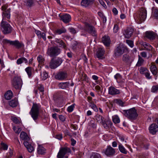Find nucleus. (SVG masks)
<instances>
[{
    "label": "nucleus",
    "mask_w": 158,
    "mask_h": 158,
    "mask_svg": "<svg viewBox=\"0 0 158 158\" xmlns=\"http://www.w3.org/2000/svg\"><path fill=\"white\" fill-rule=\"evenodd\" d=\"M59 119L62 122H64L65 120V117L62 115H60L59 116Z\"/></svg>",
    "instance_id": "052dcab7"
},
{
    "label": "nucleus",
    "mask_w": 158,
    "mask_h": 158,
    "mask_svg": "<svg viewBox=\"0 0 158 158\" xmlns=\"http://www.w3.org/2000/svg\"><path fill=\"white\" fill-rule=\"evenodd\" d=\"M55 78L59 80H65L67 78V74L66 72L60 71L55 75Z\"/></svg>",
    "instance_id": "f8f14e48"
},
{
    "label": "nucleus",
    "mask_w": 158,
    "mask_h": 158,
    "mask_svg": "<svg viewBox=\"0 0 158 158\" xmlns=\"http://www.w3.org/2000/svg\"><path fill=\"white\" fill-rule=\"evenodd\" d=\"M104 153L106 155L108 156H112L114 154L115 151L114 149L110 146H108L105 151Z\"/></svg>",
    "instance_id": "2eb2a0df"
},
{
    "label": "nucleus",
    "mask_w": 158,
    "mask_h": 158,
    "mask_svg": "<svg viewBox=\"0 0 158 158\" xmlns=\"http://www.w3.org/2000/svg\"><path fill=\"white\" fill-rule=\"evenodd\" d=\"M13 95V93L11 90H8L5 94L4 97L6 99L10 100L12 98Z\"/></svg>",
    "instance_id": "c756f323"
},
{
    "label": "nucleus",
    "mask_w": 158,
    "mask_h": 158,
    "mask_svg": "<svg viewBox=\"0 0 158 158\" xmlns=\"http://www.w3.org/2000/svg\"><path fill=\"white\" fill-rule=\"evenodd\" d=\"M124 115L130 120H135L138 116L136 110L134 108L124 110Z\"/></svg>",
    "instance_id": "f03ea898"
},
{
    "label": "nucleus",
    "mask_w": 158,
    "mask_h": 158,
    "mask_svg": "<svg viewBox=\"0 0 158 158\" xmlns=\"http://www.w3.org/2000/svg\"><path fill=\"white\" fill-rule=\"evenodd\" d=\"M149 130L151 133L154 135L158 131V126L155 123H153L149 127Z\"/></svg>",
    "instance_id": "ddd939ff"
},
{
    "label": "nucleus",
    "mask_w": 158,
    "mask_h": 158,
    "mask_svg": "<svg viewBox=\"0 0 158 158\" xmlns=\"http://www.w3.org/2000/svg\"><path fill=\"white\" fill-rule=\"evenodd\" d=\"M35 32L39 38H42L44 40H46V38L45 33L41 32L40 31L36 30H35Z\"/></svg>",
    "instance_id": "6ab92c4d"
},
{
    "label": "nucleus",
    "mask_w": 158,
    "mask_h": 158,
    "mask_svg": "<svg viewBox=\"0 0 158 158\" xmlns=\"http://www.w3.org/2000/svg\"><path fill=\"white\" fill-rule=\"evenodd\" d=\"M37 60L39 63V65H40L41 66H43L44 64V57L40 55H39L37 57Z\"/></svg>",
    "instance_id": "e433bc0d"
},
{
    "label": "nucleus",
    "mask_w": 158,
    "mask_h": 158,
    "mask_svg": "<svg viewBox=\"0 0 158 158\" xmlns=\"http://www.w3.org/2000/svg\"><path fill=\"white\" fill-rule=\"evenodd\" d=\"M8 5L6 4L3 5L1 7L2 10L3 11V12H6L7 11V10L8 9H10V8H8Z\"/></svg>",
    "instance_id": "3c124183"
},
{
    "label": "nucleus",
    "mask_w": 158,
    "mask_h": 158,
    "mask_svg": "<svg viewBox=\"0 0 158 158\" xmlns=\"http://www.w3.org/2000/svg\"><path fill=\"white\" fill-rule=\"evenodd\" d=\"M40 106L39 104H33L32 107L30 112V114L34 120H36L38 118Z\"/></svg>",
    "instance_id": "7ed1b4c3"
},
{
    "label": "nucleus",
    "mask_w": 158,
    "mask_h": 158,
    "mask_svg": "<svg viewBox=\"0 0 158 158\" xmlns=\"http://www.w3.org/2000/svg\"><path fill=\"white\" fill-rule=\"evenodd\" d=\"M150 71L153 75L156 76L158 73L156 66L153 65H152L150 68Z\"/></svg>",
    "instance_id": "2f4dec72"
},
{
    "label": "nucleus",
    "mask_w": 158,
    "mask_h": 158,
    "mask_svg": "<svg viewBox=\"0 0 158 158\" xmlns=\"http://www.w3.org/2000/svg\"><path fill=\"white\" fill-rule=\"evenodd\" d=\"M54 41L58 44L60 47H62L64 48H65V46L64 43L60 39L56 38L55 39Z\"/></svg>",
    "instance_id": "473e14b6"
},
{
    "label": "nucleus",
    "mask_w": 158,
    "mask_h": 158,
    "mask_svg": "<svg viewBox=\"0 0 158 158\" xmlns=\"http://www.w3.org/2000/svg\"><path fill=\"white\" fill-rule=\"evenodd\" d=\"M147 11L144 8H141L139 9L138 14L134 16L135 20L138 23H140L144 21L146 18Z\"/></svg>",
    "instance_id": "f257e3e1"
},
{
    "label": "nucleus",
    "mask_w": 158,
    "mask_h": 158,
    "mask_svg": "<svg viewBox=\"0 0 158 158\" xmlns=\"http://www.w3.org/2000/svg\"><path fill=\"white\" fill-rule=\"evenodd\" d=\"M143 45L144 47L147 50L149 51H152L153 49V47L149 44L146 42L143 43Z\"/></svg>",
    "instance_id": "79ce46f5"
},
{
    "label": "nucleus",
    "mask_w": 158,
    "mask_h": 158,
    "mask_svg": "<svg viewBox=\"0 0 158 158\" xmlns=\"http://www.w3.org/2000/svg\"><path fill=\"white\" fill-rule=\"evenodd\" d=\"M1 146L2 149L4 150H7L8 148L7 145L3 143H1Z\"/></svg>",
    "instance_id": "13d9d810"
},
{
    "label": "nucleus",
    "mask_w": 158,
    "mask_h": 158,
    "mask_svg": "<svg viewBox=\"0 0 158 158\" xmlns=\"http://www.w3.org/2000/svg\"><path fill=\"white\" fill-rule=\"evenodd\" d=\"M126 42L127 44L130 46L131 48H132L134 46V44L132 41L128 40H126Z\"/></svg>",
    "instance_id": "bf43d9fd"
},
{
    "label": "nucleus",
    "mask_w": 158,
    "mask_h": 158,
    "mask_svg": "<svg viewBox=\"0 0 158 158\" xmlns=\"http://www.w3.org/2000/svg\"><path fill=\"white\" fill-rule=\"evenodd\" d=\"M10 9H8L7 10V12H3V15H4V17L8 21L10 19Z\"/></svg>",
    "instance_id": "4c0bfd02"
},
{
    "label": "nucleus",
    "mask_w": 158,
    "mask_h": 158,
    "mask_svg": "<svg viewBox=\"0 0 158 158\" xmlns=\"http://www.w3.org/2000/svg\"><path fill=\"white\" fill-rule=\"evenodd\" d=\"M11 119L13 122L16 124H22L21 120L19 118H18L15 116H12Z\"/></svg>",
    "instance_id": "c85d7f7f"
},
{
    "label": "nucleus",
    "mask_w": 158,
    "mask_h": 158,
    "mask_svg": "<svg viewBox=\"0 0 158 158\" xmlns=\"http://www.w3.org/2000/svg\"><path fill=\"white\" fill-rule=\"evenodd\" d=\"M148 71V70L146 68L143 67H141L139 70L140 73L142 74H145Z\"/></svg>",
    "instance_id": "8fccbe9b"
},
{
    "label": "nucleus",
    "mask_w": 158,
    "mask_h": 158,
    "mask_svg": "<svg viewBox=\"0 0 158 158\" xmlns=\"http://www.w3.org/2000/svg\"><path fill=\"white\" fill-rule=\"evenodd\" d=\"M94 0H82L81 2V5L82 6L87 7L92 4Z\"/></svg>",
    "instance_id": "aec40b11"
},
{
    "label": "nucleus",
    "mask_w": 158,
    "mask_h": 158,
    "mask_svg": "<svg viewBox=\"0 0 158 158\" xmlns=\"http://www.w3.org/2000/svg\"><path fill=\"white\" fill-rule=\"evenodd\" d=\"M145 75L147 78L148 79H150L151 78V76H150V73L148 70Z\"/></svg>",
    "instance_id": "69168bd1"
},
{
    "label": "nucleus",
    "mask_w": 158,
    "mask_h": 158,
    "mask_svg": "<svg viewBox=\"0 0 158 158\" xmlns=\"http://www.w3.org/2000/svg\"><path fill=\"white\" fill-rule=\"evenodd\" d=\"M118 26L116 24L114 25L113 27V32L114 33H117L119 30Z\"/></svg>",
    "instance_id": "4d7b16f0"
},
{
    "label": "nucleus",
    "mask_w": 158,
    "mask_h": 158,
    "mask_svg": "<svg viewBox=\"0 0 158 158\" xmlns=\"http://www.w3.org/2000/svg\"><path fill=\"white\" fill-rule=\"evenodd\" d=\"M158 89V86H153L152 87V91L153 92H156Z\"/></svg>",
    "instance_id": "e2e57ef3"
},
{
    "label": "nucleus",
    "mask_w": 158,
    "mask_h": 158,
    "mask_svg": "<svg viewBox=\"0 0 158 158\" xmlns=\"http://www.w3.org/2000/svg\"><path fill=\"white\" fill-rule=\"evenodd\" d=\"M115 102L117 104L121 106H123L124 102L121 100L117 99L115 100Z\"/></svg>",
    "instance_id": "5fc2aeb1"
},
{
    "label": "nucleus",
    "mask_w": 158,
    "mask_h": 158,
    "mask_svg": "<svg viewBox=\"0 0 158 158\" xmlns=\"http://www.w3.org/2000/svg\"><path fill=\"white\" fill-rule=\"evenodd\" d=\"M1 26L2 27V32L4 34H7L10 33L12 30V28L10 24L7 22L2 20Z\"/></svg>",
    "instance_id": "39448f33"
},
{
    "label": "nucleus",
    "mask_w": 158,
    "mask_h": 158,
    "mask_svg": "<svg viewBox=\"0 0 158 158\" xmlns=\"http://www.w3.org/2000/svg\"><path fill=\"white\" fill-rule=\"evenodd\" d=\"M112 12L115 15H117L118 14V11L117 9L115 7L113 8L112 10Z\"/></svg>",
    "instance_id": "774afa93"
},
{
    "label": "nucleus",
    "mask_w": 158,
    "mask_h": 158,
    "mask_svg": "<svg viewBox=\"0 0 158 158\" xmlns=\"http://www.w3.org/2000/svg\"><path fill=\"white\" fill-rule=\"evenodd\" d=\"M125 46L122 44H120L115 49L114 55L116 57H119L124 53L125 50Z\"/></svg>",
    "instance_id": "1a4fd4ad"
},
{
    "label": "nucleus",
    "mask_w": 158,
    "mask_h": 158,
    "mask_svg": "<svg viewBox=\"0 0 158 158\" xmlns=\"http://www.w3.org/2000/svg\"><path fill=\"white\" fill-rule=\"evenodd\" d=\"M69 84V81L60 82L58 84V86L60 89H65L68 88Z\"/></svg>",
    "instance_id": "4be33fe9"
},
{
    "label": "nucleus",
    "mask_w": 158,
    "mask_h": 158,
    "mask_svg": "<svg viewBox=\"0 0 158 158\" xmlns=\"http://www.w3.org/2000/svg\"><path fill=\"white\" fill-rule=\"evenodd\" d=\"M84 29L85 31L91 34L93 36H96L94 27L90 24L88 23L86 24Z\"/></svg>",
    "instance_id": "9b49d317"
},
{
    "label": "nucleus",
    "mask_w": 158,
    "mask_h": 158,
    "mask_svg": "<svg viewBox=\"0 0 158 158\" xmlns=\"http://www.w3.org/2000/svg\"><path fill=\"white\" fill-rule=\"evenodd\" d=\"M130 57L128 55H124L123 57V61H124L126 62H127L130 60Z\"/></svg>",
    "instance_id": "6e6d98bb"
},
{
    "label": "nucleus",
    "mask_w": 158,
    "mask_h": 158,
    "mask_svg": "<svg viewBox=\"0 0 158 158\" xmlns=\"http://www.w3.org/2000/svg\"><path fill=\"white\" fill-rule=\"evenodd\" d=\"M70 32L73 33V34H75L77 32L76 31L75 29L73 27L69 28V29Z\"/></svg>",
    "instance_id": "680f3d73"
},
{
    "label": "nucleus",
    "mask_w": 158,
    "mask_h": 158,
    "mask_svg": "<svg viewBox=\"0 0 158 158\" xmlns=\"http://www.w3.org/2000/svg\"><path fill=\"white\" fill-rule=\"evenodd\" d=\"M66 31V29L64 27H62L55 30L54 31V33L56 34L60 35L62 33H65Z\"/></svg>",
    "instance_id": "c9c22d12"
},
{
    "label": "nucleus",
    "mask_w": 158,
    "mask_h": 158,
    "mask_svg": "<svg viewBox=\"0 0 158 158\" xmlns=\"http://www.w3.org/2000/svg\"><path fill=\"white\" fill-rule=\"evenodd\" d=\"M102 42L105 46H109L110 43L109 37L108 36H104L102 38Z\"/></svg>",
    "instance_id": "b1692460"
},
{
    "label": "nucleus",
    "mask_w": 158,
    "mask_h": 158,
    "mask_svg": "<svg viewBox=\"0 0 158 158\" xmlns=\"http://www.w3.org/2000/svg\"><path fill=\"white\" fill-rule=\"evenodd\" d=\"M114 78L116 80L117 82L120 83L122 80V77L121 75L119 73H117L114 76Z\"/></svg>",
    "instance_id": "c03bdc74"
},
{
    "label": "nucleus",
    "mask_w": 158,
    "mask_h": 158,
    "mask_svg": "<svg viewBox=\"0 0 158 158\" xmlns=\"http://www.w3.org/2000/svg\"><path fill=\"white\" fill-rule=\"evenodd\" d=\"M95 119L97 122L100 123H103L104 121V118L102 116L99 115L96 116Z\"/></svg>",
    "instance_id": "f704fd0d"
},
{
    "label": "nucleus",
    "mask_w": 158,
    "mask_h": 158,
    "mask_svg": "<svg viewBox=\"0 0 158 158\" xmlns=\"http://www.w3.org/2000/svg\"><path fill=\"white\" fill-rule=\"evenodd\" d=\"M13 86L16 89H20L23 84L22 81L19 77H15L12 81Z\"/></svg>",
    "instance_id": "6e6552de"
},
{
    "label": "nucleus",
    "mask_w": 158,
    "mask_h": 158,
    "mask_svg": "<svg viewBox=\"0 0 158 158\" xmlns=\"http://www.w3.org/2000/svg\"><path fill=\"white\" fill-rule=\"evenodd\" d=\"M23 144L29 152H31L34 151V147L31 144H29L27 142H24Z\"/></svg>",
    "instance_id": "a878e982"
},
{
    "label": "nucleus",
    "mask_w": 158,
    "mask_h": 158,
    "mask_svg": "<svg viewBox=\"0 0 158 158\" xmlns=\"http://www.w3.org/2000/svg\"><path fill=\"white\" fill-rule=\"evenodd\" d=\"M152 14L156 19H158V8L153 7L152 8Z\"/></svg>",
    "instance_id": "393cba45"
},
{
    "label": "nucleus",
    "mask_w": 158,
    "mask_h": 158,
    "mask_svg": "<svg viewBox=\"0 0 158 158\" xmlns=\"http://www.w3.org/2000/svg\"><path fill=\"white\" fill-rule=\"evenodd\" d=\"M35 2V0H25L24 2L26 6L31 7L33 6Z\"/></svg>",
    "instance_id": "72a5a7b5"
},
{
    "label": "nucleus",
    "mask_w": 158,
    "mask_h": 158,
    "mask_svg": "<svg viewBox=\"0 0 158 158\" xmlns=\"http://www.w3.org/2000/svg\"><path fill=\"white\" fill-rule=\"evenodd\" d=\"M75 104L74 103L68 106L67 109L68 112H71L73 111L75 107Z\"/></svg>",
    "instance_id": "603ef678"
},
{
    "label": "nucleus",
    "mask_w": 158,
    "mask_h": 158,
    "mask_svg": "<svg viewBox=\"0 0 158 158\" xmlns=\"http://www.w3.org/2000/svg\"><path fill=\"white\" fill-rule=\"evenodd\" d=\"M134 31V29L131 28H129L126 30L124 33V35L125 38H130L132 35Z\"/></svg>",
    "instance_id": "dca6fc26"
},
{
    "label": "nucleus",
    "mask_w": 158,
    "mask_h": 158,
    "mask_svg": "<svg viewBox=\"0 0 158 158\" xmlns=\"http://www.w3.org/2000/svg\"><path fill=\"white\" fill-rule=\"evenodd\" d=\"M104 53V49L102 48H98L96 55L97 58L102 59L103 58Z\"/></svg>",
    "instance_id": "412c9836"
},
{
    "label": "nucleus",
    "mask_w": 158,
    "mask_h": 158,
    "mask_svg": "<svg viewBox=\"0 0 158 158\" xmlns=\"http://www.w3.org/2000/svg\"><path fill=\"white\" fill-rule=\"evenodd\" d=\"M13 128L12 129L14 132L17 134H19L20 132L22 130L21 128L19 127V126H16L15 125H14L13 124Z\"/></svg>",
    "instance_id": "ea45409f"
},
{
    "label": "nucleus",
    "mask_w": 158,
    "mask_h": 158,
    "mask_svg": "<svg viewBox=\"0 0 158 158\" xmlns=\"http://www.w3.org/2000/svg\"><path fill=\"white\" fill-rule=\"evenodd\" d=\"M62 63V60L59 58H52L49 63V67L51 69H54L60 65Z\"/></svg>",
    "instance_id": "423d86ee"
},
{
    "label": "nucleus",
    "mask_w": 158,
    "mask_h": 158,
    "mask_svg": "<svg viewBox=\"0 0 158 158\" xmlns=\"http://www.w3.org/2000/svg\"><path fill=\"white\" fill-rule=\"evenodd\" d=\"M60 52V49L58 47H53L48 49L46 53L48 56L50 57H54L57 56Z\"/></svg>",
    "instance_id": "20e7f679"
},
{
    "label": "nucleus",
    "mask_w": 158,
    "mask_h": 158,
    "mask_svg": "<svg viewBox=\"0 0 158 158\" xmlns=\"http://www.w3.org/2000/svg\"><path fill=\"white\" fill-rule=\"evenodd\" d=\"M21 139L24 140V142H27L29 140V138L27 134L24 131H22L20 135Z\"/></svg>",
    "instance_id": "5701e85b"
},
{
    "label": "nucleus",
    "mask_w": 158,
    "mask_h": 158,
    "mask_svg": "<svg viewBox=\"0 0 158 158\" xmlns=\"http://www.w3.org/2000/svg\"><path fill=\"white\" fill-rule=\"evenodd\" d=\"M143 60L140 58V56H139V59L137 63L136 64V65L138 66H141L143 62Z\"/></svg>",
    "instance_id": "864d4df0"
},
{
    "label": "nucleus",
    "mask_w": 158,
    "mask_h": 158,
    "mask_svg": "<svg viewBox=\"0 0 158 158\" xmlns=\"http://www.w3.org/2000/svg\"><path fill=\"white\" fill-rule=\"evenodd\" d=\"M23 62L25 64H27L28 62L27 60L24 57H22L19 58L16 61V63L18 65L21 64Z\"/></svg>",
    "instance_id": "7c9ffc66"
},
{
    "label": "nucleus",
    "mask_w": 158,
    "mask_h": 158,
    "mask_svg": "<svg viewBox=\"0 0 158 158\" xmlns=\"http://www.w3.org/2000/svg\"><path fill=\"white\" fill-rule=\"evenodd\" d=\"M109 94L111 95H115L120 94V91L113 86H110L108 89Z\"/></svg>",
    "instance_id": "4468645a"
},
{
    "label": "nucleus",
    "mask_w": 158,
    "mask_h": 158,
    "mask_svg": "<svg viewBox=\"0 0 158 158\" xmlns=\"http://www.w3.org/2000/svg\"><path fill=\"white\" fill-rule=\"evenodd\" d=\"M2 43L4 44H9L11 45H14L18 48L22 47L23 46V44L19 42L18 40L14 41H10L7 39H4L2 41Z\"/></svg>",
    "instance_id": "9d476101"
},
{
    "label": "nucleus",
    "mask_w": 158,
    "mask_h": 158,
    "mask_svg": "<svg viewBox=\"0 0 158 158\" xmlns=\"http://www.w3.org/2000/svg\"><path fill=\"white\" fill-rule=\"evenodd\" d=\"M155 36V34L153 32L147 31L145 33V37L150 40H154Z\"/></svg>",
    "instance_id": "a211bd4d"
},
{
    "label": "nucleus",
    "mask_w": 158,
    "mask_h": 158,
    "mask_svg": "<svg viewBox=\"0 0 158 158\" xmlns=\"http://www.w3.org/2000/svg\"><path fill=\"white\" fill-rule=\"evenodd\" d=\"M90 158H101V156L98 153L93 152L92 153Z\"/></svg>",
    "instance_id": "09e8293b"
},
{
    "label": "nucleus",
    "mask_w": 158,
    "mask_h": 158,
    "mask_svg": "<svg viewBox=\"0 0 158 158\" xmlns=\"http://www.w3.org/2000/svg\"><path fill=\"white\" fill-rule=\"evenodd\" d=\"M37 150L38 153L39 154H43L45 153V149L41 145H38Z\"/></svg>",
    "instance_id": "cd10ccee"
},
{
    "label": "nucleus",
    "mask_w": 158,
    "mask_h": 158,
    "mask_svg": "<svg viewBox=\"0 0 158 158\" xmlns=\"http://www.w3.org/2000/svg\"><path fill=\"white\" fill-rule=\"evenodd\" d=\"M12 155L13 151L12 150H10L9 152L7 153V156H6L8 157V158H9L11 156H12Z\"/></svg>",
    "instance_id": "338daca9"
},
{
    "label": "nucleus",
    "mask_w": 158,
    "mask_h": 158,
    "mask_svg": "<svg viewBox=\"0 0 158 158\" xmlns=\"http://www.w3.org/2000/svg\"><path fill=\"white\" fill-rule=\"evenodd\" d=\"M38 89L41 92L43 93L44 91V86L41 85H40L38 86Z\"/></svg>",
    "instance_id": "0e129e2a"
},
{
    "label": "nucleus",
    "mask_w": 158,
    "mask_h": 158,
    "mask_svg": "<svg viewBox=\"0 0 158 158\" xmlns=\"http://www.w3.org/2000/svg\"><path fill=\"white\" fill-rule=\"evenodd\" d=\"M18 104L17 100L16 98H15L10 101L9 102V105L12 107H16Z\"/></svg>",
    "instance_id": "bb28decb"
},
{
    "label": "nucleus",
    "mask_w": 158,
    "mask_h": 158,
    "mask_svg": "<svg viewBox=\"0 0 158 158\" xmlns=\"http://www.w3.org/2000/svg\"><path fill=\"white\" fill-rule=\"evenodd\" d=\"M61 19L65 23L69 22L71 19V17L68 14H64L63 15H60Z\"/></svg>",
    "instance_id": "f3484780"
},
{
    "label": "nucleus",
    "mask_w": 158,
    "mask_h": 158,
    "mask_svg": "<svg viewBox=\"0 0 158 158\" xmlns=\"http://www.w3.org/2000/svg\"><path fill=\"white\" fill-rule=\"evenodd\" d=\"M41 76L42 79L45 80L48 77V73L45 71H44L41 73Z\"/></svg>",
    "instance_id": "de8ad7c7"
},
{
    "label": "nucleus",
    "mask_w": 158,
    "mask_h": 158,
    "mask_svg": "<svg viewBox=\"0 0 158 158\" xmlns=\"http://www.w3.org/2000/svg\"><path fill=\"white\" fill-rule=\"evenodd\" d=\"M71 150L68 147L61 148L58 152L57 157V158H63L65 155H69L70 154Z\"/></svg>",
    "instance_id": "0eeeda50"
},
{
    "label": "nucleus",
    "mask_w": 158,
    "mask_h": 158,
    "mask_svg": "<svg viewBox=\"0 0 158 158\" xmlns=\"http://www.w3.org/2000/svg\"><path fill=\"white\" fill-rule=\"evenodd\" d=\"M89 106L94 111L97 112L98 111V109L97 106L93 102H91L89 104Z\"/></svg>",
    "instance_id": "49530a36"
},
{
    "label": "nucleus",
    "mask_w": 158,
    "mask_h": 158,
    "mask_svg": "<svg viewBox=\"0 0 158 158\" xmlns=\"http://www.w3.org/2000/svg\"><path fill=\"white\" fill-rule=\"evenodd\" d=\"M101 124L103 125L104 127L106 129H107L109 127L111 126L112 125V123L111 122H108L106 123H104V121L103 123Z\"/></svg>",
    "instance_id": "a18cd8bd"
},
{
    "label": "nucleus",
    "mask_w": 158,
    "mask_h": 158,
    "mask_svg": "<svg viewBox=\"0 0 158 158\" xmlns=\"http://www.w3.org/2000/svg\"><path fill=\"white\" fill-rule=\"evenodd\" d=\"M25 70L29 77H30L32 74V69L31 67H28L25 69Z\"/></svg>",
    "instance_id": "a19ab883"
},
{
    "label": "nucleus",
    "mask_w": 158,
    "mask_h": 158,
    "mask_svg": "<svg viewBox=\"0 0 158 158\" xmlns=\"http://www.w3.org/2000/svg\"><path fill=\"white\" fill-rule=\"evenodd\" d=\"M118 148L120 151L121 152L124 154H127V151L121 143H120L119 144Z\"/></svg>",
    "instance_id": "58836bf2"
},
{
    "label": "nucleus",
    "mask_w": 158,
    "mask_h": 158,
    "mask_svg": "<svg viewBox=\"0 0 158 158\" xmlns=\"http://www.w3.org/2000/svg\"><path fill=\"white\" fill-rule=\"evenodd\" d=\"M112 120L113 122L115 123H118L120 122V120L118 116L114 115L112 117Z\"/></svg>",
    "instance_id": "37998d69"
}]
</instances>
